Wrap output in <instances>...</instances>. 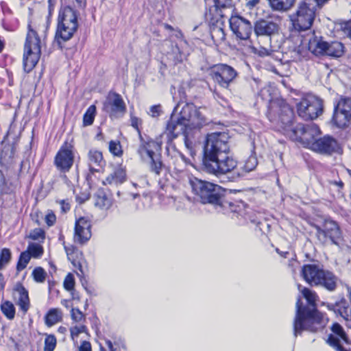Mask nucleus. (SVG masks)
Returning a JSON list of instances; mask_svg holds the SVG:
<instances>
[{"label":"nucleus","instance_id":"obj_33","mask_svg":"<svg viewBox=\"0 0 351 351\" xmlns=\"http://www.w3.org/2000/svg\"><path fill=\"white\" fill-rule=\"evenodd\" d=\"M96 106H90L83 116V125L84 127L91 125L93 123L96 115Z\"/></svg>","mask_w":351,"mask_h":351},{"label":"nucleus","instance_id":"obj_57","mask_svg":"<svg viewBox=\"0 0 351 351\" xmlns=\"http://www.w3.org/2000/svg\"><path fill=\"white\" fill-rule=\"evenodd\" d=\"M330 183L332 184H334V185H336V186H338L340 188H342L343 186V183L342 181L339 180V181H331Z\"/></svg>","mask_w":351,"mask_h":351},{"label":"nucleus","instance_id":"obj_7","mask_svg":"<svg viewBox=\"0 0 351 351\" xmlns=\"http://www.w3.org/2000/svg\"><path fill=\"white\" fill-rule=\"evenodd\" d=\"M228 135L225 132H213L208 134L204 145V160L220 157L229 152Z\"/></svg>","mask_w":351,"mask_h":351},{"label":"nucleus","instance_id":"obj_10","mask_svg":"<svg viewBox=\"0 0 351 351\" xmlns=\"http://www.w3.org/2000/svg\"><path fill=\"white\" fill-rule=\"evenodd\" d=\"M315 12L306 2H300L295 12L290 15L293 28L297 31L308 29L315 19Z\"/></svg>","mask_w":351,"mask_h":351},{"label":"nucleus","instance_id":"obj_4","mask_svg":"<svg viewBox=\"0 0 351 351\" xmlns=\"http://www.w3.org/2000/svg\"><path fill=\"white\" fill-rule=\"evenodd\" d=\"M40 54V39L37 32L28 24V32L24 45L23 69L29 73L38 63Z\"/></svg>","mask_w":351,"mask_h":351},{"label":"nucleus","instance_id":"obj_36","mask_svg":"<svg viewBox=\"0 0 351 351\" xmlns=\"http://www.w3.org/2000/svg\"><path fill=\"white\" fill-rule=\"evenodd\" d=\"M79 160L80 156L73 146L71 145L67 146V170L73 165V163H77Z\"/></svg>","mask_w":351,"mask_h":351},{"label":"nucleus","instance_id":"obj_13","mask_svg":"<svg viewBox=\"0 0 351 351\" xmlns=\"http://www.w3.org/2000/svg\"><path fill=\"white\" fill-rule=\"evenodd\" d=\"M103 111L112 119L123 117L126 112V106L122 97L116 93H109L103 103Z\"/></svg>","mask_w":351,"mask_h":351},{"label":"nucleus","instance_id":"obj_17","mask_svg":"<svg viewBox=\"0 0 351 351\" xmlns=\"http://www.w3.org/2000/svg\"><path fill=\"white\" fill-rule=\"evenodd\" d=\"M230 27L236 36L241 40H247L252 32L251 23L239 16H231Z\"/></svg>","mask_w":351,"mask_h":351},{"label":"nucleus","instance_id":"obj_35","mask_svg":"<svg viewBox=\"0 0 351 351\" xmlns=\"http://www.w3.org/2000/svg\"><path fill=\"white\" fill-rule=\"evenodd\" d=\"M1 310L8 319H12L15 316V307L10 301L3 302L1 304Z\"/></svg>","mask_w":351,"mask_h":351},{"label":"nucleus","instance_id":"obj_5","mask_svg":"<svg viewBox=\"0 0 351 351\" xmlns=\"http://www.w3.org/2000/svg\"><path fill=\"white\" fill-rule=\"evenodd\" d=\"M190 184L193 193L203 204L221 205V186L197 178L190 179Z\"/></svg>","mask_w":351,"mask_h":351},{"label":"nucleus","instance_id":"obj_27","mask_svg":"<svg viewBox=\"0 0 351 351\" xmlns=\"http://www.w3.org/2000/svg\"><path fill=\"white\" fill-rule=\"evenodd\" d=\"M62 317L63 313L60 309L57 308H50L45 315V324L48 327H51L60 322Z\"/></svg>","mask_w":351,"mask_h":351},{"label":"nucleus","instance_id":"obj_22","mask_svg":"<svg viewBox=\"0 0 351 351\" xmlns=\"http://www.w3.org/2000/svg\"><path fill=\"white\" fill-rule=\"evenodd\" d=\"M162 141L160 140H150L147 143H143L138 149V153L144 160L153 159L154 152L160 150Z\"/></svg>","mask_w":351,"mask_h":351},{"label":"nucleus","instance_id":"obj_21","mask_svg":"<svg viewBox=\"0 0 351 351\" xmlns=\"http://www.w3.org/2000/svg\"><path fill=\"white\" fill-rule=\"evenodd\" d=\"M332 334L328 339V343L337 351H347L342 346V343H348L347 335L343 327L338 323H335L331 327Z\"/></svg>","mask_w":351,"mask_h":351},{"label":"nucleus","instance_id":"obj_32","mask_svg":"<svg viewBox=\"0 0 351 351\" xmlns=\"http://www.w3.org/2000/svg\"><path fill=\"white\" fill-rule=\"evenodd\" d=\"M295 0H269L270 7L273 10L286 12L293 5Z\"/></svg>","mask_w":351,"mask_h":351},{"label":"nucleus","instance_id":"obj_20","mask_svg":"<svg viewBox=\"0 0 351 351\" xmlns=\"http://www.w3.org/2000/svg\"><path fill=\"white\" fill-rule=\"evenodd\" d=\"M254 29L257 36H263L271 38L279 34L280 25L272 21L260 19L254 23Z\"/></svg>","mask_w":351,"mask_h":351},{"label":"nucleus","instance_id":"obj_55","mask_svg":"<svg viewBox=\"0 0 351 351\" xmlns=\"http://www.w3.org/2000/svg\"><path fill=\"white\" fill-rule=\"evenodd\" d=\"M259 1L260 0H248L246 3V6L251 9L255 7Z\"/></svg>","mask_w":351,"mask_h":351},{"label":"nucleus","instance_id":"obj_58","mask_svg":"<svg viewBox=\"0 0 351 351\" xmlns=\"http://www.w3.org/2000/svg\"><path fill=\"white\" fill-rule=\"evenodd\" d=\"M78 7H84L86 5V0H75Z\"/></svg>","mask_w":351,"mask_h":351},{"label":"nucleus","instance_id":"obj_37","mask_svg":"<svg viewBox=\"0 0 351 351\" xmlns=\"http://www.w3.org/2000/svg\"><path fill=\"white\" fill-rule=\"evenodd\" d=\"M30 259V255L27 253V252H22L19 255L16 264V271L19 272L25 269Z\"/></svg>","mask_w":351,"mask_h":351},{"label":"nucleus","instance_id":"obj_49","mask_svg":"<svg viewBox=\"0 0 351 351\" xmlns=\"http://www.w3.org/2000/svg\"><path fill=\"white\" fill-rule=\"evenodd\" d=\"M151 162V169L152 171L156 173V174L160 173V171L162 168V163L161 162L155 158V156L153 157V159H149Z\"/></svg>","mask_w":351,"mask_h":351},{"label":"nucleus","instance_id":"obj_42","mask_svg":"<svg viewBox=\"0 0 351 351\" xmlns=\"http://www.w3.org/2000/svg\"><path fill=\"white\" fill-rule=\"evenodd\" d=\"M56 346V337L53 335H48L45 339L44 351H53Z\"/></svg>","mask_w":351,"mask_h":351},{"label":"nucleus","instance_id":"obj_15","mask_svg":"<svg viewBox=\"0 0 351 351\" xmlns=\"http://www.w3.org/2000/svg\"><path fill=\"white\" fill-rule=\"evenodd\" d=\"M332 120L339 128L348 125L351 120V99L341 98L335 108Z\"/></svg>","mask_w":351,"mask_h":351},{"label":"nucleus","instance_id":"obj_38","mask_svg":"<svg viewBox=\"0 0 351 351\" xmlns=\"http://www.w3.org/2000/svg\"><path fill=\"white\" fill-rule=\"evenodd\" d=\"M12 258V253L9 248H3L0 252V270L8 265Z\"/></svg>","mask_w":351,"mask_h":351},{"label":"nucleus","instance_id":"obj_24","mask_svg":"<svg viewBox=\"0 0 351 351\" xmlns=\"http://www.w3.org/2000/svg\"><path fill=\"white\" fill-rule=\"evenodd\" d=\"M14 291L18 294L17 304L20 309L26 313L29 308L28 291L21 282H17L14 287Z\"/></svg>","mask_w":351,"mask_h":351},{"label":"nucleus","instance_id":"obj_41","mask_svg":"<svg viewBox=\"0 0 351 351\" xmlns=\"http://www.w3.org/2000/svg\"><path fill=\"white\" fill-rule=\"evenodd\" d=\"M11 191L3 173L0 170V200L3 195L10 194Z\"/></svg>","mask_w":351,"mask_h":351},{"label":"nucleus","instance_id":"obj_28","mask_svg":"<svg viewBox=\"0 0 351 351\" xmlns=\"http://www.w3.org/2000/svg\"><path fill=\"white\" fill-rule=\"evenodd\" d=\"M125 178V171L122 167H118L106 178L104 183L118 185L124 182Z\"/></svg>","mask_w":351,"mask_h":351},{"label":"nucleus","instance_id":"obj_60","mask_svg":"<svg viewBox=\"0 0 351 351\" xmlns=\"http://www.w3.org/2000/svg\"><path fill=\"white\" fill-rule=\"evenodd\" d=\"M60 204H61V208H62V210L64 212H65L66 211V207H65L66 200L65 199L61 200Z\"/></svg>","mask_w":351,"mask_h":351},{"label":"nucleus","instance_id":"obj_45","mask_svg":"<svg viewBox=\"0 0 351 351\" xmlns=\"http://www.w3.org/2000/svg\"><path fill=\"white\" fill-rule=\"evenodd\" d=\"M87 335L85 336H79L77 338V343L74 341L75 344L80 343L79 351H92L90 343L86 340Z\"/></svg>","mask_w":351,"mask_h":351},{"label":"nucleus","instance_id":"obj_47","mask_svg":"<svg viewBox=\"0 0 351 351\" xmlns=\"http://www.w3.org/2000/svg\"><path fill=\"white\" fill-rule=\"evenodd\" d=\"M283 114H281L280 118L283 123H288L292 116V110L288 105H284L282 108Z\"/></svg>","mask_w":351,"mask_h":351},{"label":"nucleus","instance_id":"obj_19","mask_svg":"<svg viewBox=\"0 0 351 351\" xmlns=\"http://www.w3.org/2000/svg\"><path fill=\"white\" fill-rule=\"evenodd\" d=\"M91 223L85 217H80L75 221L73 239L75 243L84 244L91 237Z\"/></svg>","mask_w":351,"mask_h":351},{"label":"nucleus","instance_id":"obj_44","mask_svg":"<svg viewBox=\"0 0 351 351\" xmlns=\"http://www.w3.org/2000/svg\"><path fill=\"white\" fill-rule=\"evenodd\" d=\"M274 51H275V49H272L271 47L269 49H267V48H265L263 47H260L258 48H256L254 47H252V51L254 53L257 54L258 56H259L261 57H265V56H271V53Z\"/></svg>","mask_w":351,"mask_h":351},{"label":"nucleus","instance_id":"obj_29","mask_svg":"<svg viewBox=\"0 0 351 351\" xmlns=\"http://www.w3.org/2000/svg\"><path fill=\"white\" fill-rule=\"evenodd\" d=\"M69 16V23H67V40L70 39L78 27L77 16L76 12L67 7V17Z\"/></svg>","mask_w":351,"mask_h":351},{"label":"nucleus","instance_id":"obj_30","mask_svg":"<svg viewBox=\"0 0 351 351\" xmlns=\"http://www.w3.org/2000/svg\"><path fill=\"white\" fill-rule=\"evenodd\" d=\"M54 165L60 172H66V141L55 156Z\"/></svg>","mask_w":351,"mask_h":351},{"label":"nucleus","instance_id":"obj_18","mask_svg":"<svg viewBox=\"0 0 351 351\" xmlns=\"http://www.w3.org/2000/svg\"><path fill=\"white\" fill-rule=\"evenodd\" d=\"M313 152L322 154H332V153L339 152L341 148L337 141L328 136L317 138L311 148Z\"/></svg>","mask_w":351,"mask_h":351},{"label":"nucleus","instance_id":"obj_61","mask_svg":"<svg viewBox=\"0 0 351 351\" xmlns=\"http://www.w3.org/2000/svg\"><path fill=\"white\" fill-rule=\"evenodd\" d=\"M328 0H315V1L317 3L318 5H322L324 4L326 1Z\"/></svg>","mask_w":351,"mask_h":351},{"label":"nucleus","instance_id":"obj_11","mask_svg":"<svg viewBox=\"0 0 351 351\" xmlns=\"http://www.w3.org/2000/svg\"><path fill=\"white\" fill-rule=\"evenodd\" d=\"M204 169L206 172L219 176L226 174L234 170L237 166V161L230 156L223 154L220 157L204 160Z\"/></svg>","mask_w":351,"mask_h":351},{"label":"nucleus","instance_id":"obj_62","mask_svg":"<svg viewBox=\"0 0 351 351\" xmlns=\"http://www.w3.org/2000/svg\"><path fill=\"white\" fill-rule=\"evenodd\" d=\"M77 198L80 201V202H83L84 201L87 199L88 198V197L86 195H85L83 198H80V197H78Z\"/></svg>","mask_w":351,"mask_h":351},{"label":"nucleus","instance_id":"obj_39","mask_svg":"<svg viewBox=\"0 0 351 351\" xmlns=\"http://www.w3.org/2000/svg\"><path fill=\"white\" fill-rule=\"evenodd\" d=\"M109 152L114 156L121 157L123 151L119 141H110L108 146Z\"/></svg>","mask_w":351,"mask_h":351},{"label":"nucleus","instance_id":"obj_3","mask_svg":"<svg viewBox=\"0 0 351 351\" xmlns=\"http://www.w3.org/2000/svg\"><path fill=\"white\" fill-rule=\"evenodd\" d=\"M308 303L313 307V309L302 308L300 299L296 302V315L293 324L294 335L297 337L303 330L317 332L322 329L328 322V319L323 314L316 311L314 307L316 305L317 295L311 289L298 286Z\"/></svg>","mask_w":351,"mask_h":351},{"label":"nucleus","instance_id":"obj_56","mask_svg":"<svg viewBox=\"0 0 351 351\" xmlns=\"http://www.w3.org/2000/svg\"><path fill=\"white\" fill-rule=\"evenodd\" d=\"M106 346L108 347L109 351H115L112 343L110 340L105 341Z\"/></svg>","mask_w":351,"mask_h":351},{"label":"nucleus","instance_id":"obj_14","mask_svg":"<svg viewBox=\"0 0 351 351\" xmlns=\"http://www.w3.org/2000/svg\"><path fill=\"white\" fill-rule=\"evenodd\" d=\"M210 75L220 86L228 88L230 84L237 76V73L232 66L220 64L211 68Z\"/></svg>","mask_w":351,"mask_h":351},{"label":"nucleus","instance_id":"obj_8","mask_svg":"<svg viewBox=\"0 0 351 351\" xmlns=\"http://www.w3.org/2000/svg\"><path fill=\"white\" fill-rule=\"evenodd\" d=\"M320 134L321 131L317 125L314 123L306 125L298 123L292 130L291 138L304 147L311 149L313 144Z\"/></svg>","mask_w":351,"mask_h":351},{"label":"nucleus","instance_id":"obj_9","mask_svg":"<svg viewBox=\"0 0 351 351\" xmlns=\"http://www.w3.org/2000/svg\"><path fill=\"white\" fill-rule=\"evenodd\" d=\"M308 49L315 55H325L334 58L341 56L344 52V47L341 43H328L317 37L309 40Z\"/></svg>","mask_w":351,"mask_h":351},{"label":"nucleus","instance_id":"obj_25","mask_svg":"<svg viewBox=\"0 0 351 351\" xmlns=\"http://www.w3.org/2000/svg\"><path fill=\"white\" fill-rule=\"evenodd\" d=\"M89 169L91 172H98L104 165L102 153L96 149H90L88 154Z\"/></svg>","mask_w":351,"mask_h":351},{"label":"nucleus","instance_id":"obj_51","mask_svg":"<svg viewBox=\"0 0 351 351\" xmlns=\"http://www.w3.org/2000/svg\"><path fill=\"white\" fill-rule=\"evenodd\" d=\"M56 220V217L53 212L48 213L45 216V222L48 226H52Z\"/></svg>","mask_w":351,"mask_h":351},{"label":"nucleus","instance_id":"obj_1","mask_svg":"<svg viewBox=\"0 0 351 351\" xmlns=\"http://www.w3.org/2000/svg\"><path fill=\"white\" fill-rule=\"evenodd\" d=\"M205 112L204 108H197L193 104H184L179 117H176L175 114L171 115L167 125V135L174 138L183 134L185 145L189 148L191 144L189 139L190 130L199 129L208 123Z\"/></svg>","mask_w":351,"mask_h":351},{"label":"nucleus","instance_id":"obj_23","mask_svg":"<svg viewBox=\"0 0 351 351\" xmlns=\"http://www.w3.org/2000/svg\"><path fill=\"white\" fill-rule=\"evenodd\" d=\"M319 236L322 234L328 237L335 243V239L340 237L341 232L338 225L333 221L326 220L324 224V229H317Z\"/></svg>","mask_w":351,"mask_h":351},{"label":"nucleus","instance_id":"obj_63","mask_svg":"<svg viewBox=\"0 0 351 351\" xmlns=\"http://www.w3.org/2000/svg\"><path fill=\"white\" fill-rule=\"evenodd\" d=\"M164 27L166 29H168V30H172L173 29V27L169 25V24H165L164 25Z\"/></svg>","mask_w":351,"mask_h":351},{"label":"nucleus","instance_id":"obj_54","mask_svg":"<svg viewBox=\"0 0 351 351\" xmlns=\"http://www.w3.org/2000/svg\"><path fill=\"white\" fill-rule=\"evenodd\" d=\"M213 32L216 34H218L219 36V40H223L225 39V34L221 28H217L213 31Z\"/></svg>","mask_w":351,"mask_h":351},{"label":"nucleus","instance_id":"obj_59","mask_svg":"<svg viewBox=\"0 0 351 351\" xmlns=\"http://www.w3.org/2000/svg\"><path fill=\"white\" fill-rule=\"evenodd\" d=\"M4 288V280L2 274H0V291Z\"/></svg>","mask_w":351,"mask_h":351},{"label":"nucleus","instance_id":"obj_64","mask_svg":"<svg viewBox=\"0 0 351 351\" xmlns=\"http://www.w3.org/2000/svg\"><path fill=\"white\" fill-rule=\"evenodd\" d=\"M66 330V328L64 327H62V326H60L58 329V330L61 332H63L64 330Z\"/></svg>","mask_w":351,"mask_h":351},{"label":"nucleus","instance_id":"obj_53","mask_svg":"<svg viewBox=\"0 0 351 351\" xmlns=\"http://www.w3.org/2000/svg\"><path fill=\"white\" fill-rule=\"evenodd\" d=\"M215 5L217 8H228L231 7V0H215Z\"/></svg>","mask_w":351,"mask_h":351},{"label":"nucleus","instance_id":"obj_16","mask_svg":"<svg viewBox=\"0 0 351 351\" xmlns=\"http://www.w3.org/2000/svg\"><path fill=\"white\" fill-rule=\"evenodd\" d=\"M66 6L62 5L58 16L56 30L52 43L53 49L62 50L66 44Z\"/></svg>","mask_w":351,"mask_h":351},{"label":"nucleus","instance_id":"obj_50","mask_svg":"<svg viewBox=\"0 0 351 351\" xmlns=\"http://www.w3.org/2000/svg\"><path fill=\"white\" fill-rule=\"evenodd\" d=\"M341 29L345 35L351 38V21L342 23Z\"/></svg>","mask_w":351,"mask_h":351},{"label":"nucleus","instance_id":"obj_12","mask_svg":"<svg viewBox=\"0 0 351 351\" xmlns=\"http://www.w3.org/2000/svg\"><path fill=\"white\" fill-rule=\"evenodd\" d=\"M322 101L315 96H308L298 104V113L305 120L315 119L322 113Z\"/></svg>","mask_w":351,"mask_h":351},{"label":"nucleus","instance_id":"obj_52","mask_svg":"<svg viewBox=\"0 0 351 351\" xmlns=\"http://www.w3.org/2000/svg\"><path fill=\"white\" fill-rule=\"evenodd\" d=\"M160 112H161L160 106L156 105V106H153L150 108L149 114L152 117H157L160 115Z\"/></svg>","mask_w":351,"mask_h":351},{"label":"nucleus","instance_id":"obj_40","mask_svg":"<svg viewBox=\"0 0 351 351\" xmlns=\"http://www.w3.org/2000/svg\"><path fill=\"white\" fill-rule=\"evenodd\" d=\"M32 275L36 282L42 283L45 280L47 273L43 267H36L34 269Z\"/></svg>","mask_w":351,"mask_h":351},{"label":"nucleus","instance_id":"obj_2","mask_svg":"<svg viewBox=\"0 0 351 351\" xmlns=\"http://www.w3.org/2000/svg\"><path fill=\"white\" fill-rule=\"evenodd\" d=\"M70 250L71 249L67 247V256H71L68 257L71 265V266L69 265V267L72 268L73 272L67 274V291H69L72 296L71 317L73 322L76 323L75 326L71 327L70 332L72 340L77 343L79 336H85L87 335L86 327L84 325L85 316L79 309L78 303L80 302V298L74 290L75 275L80 278L83 274L80 262L82 254L81 252L73 246V254L69 253Z\"/></svg>","mask_w":351,"mask_h":351},{"label":"nucleus","instance_id":"obj_34","mask_svg":"<svg viewBox=\"0 0 351 351\" xmlns=\"http://www.w3.org/2000/svg\"><path fill=\"white\" fill-rule=\"evenodd\" d=\"M30 255L31 258H40L43 254V247L40 244L36 243H29L25 250Z\"/></svg>","mask_w":351,"mask_h":351},{"label":"nucleus","instance_id":"obj_46","mask_svg":"<svg viewBox=\"0 0 351 351\" xmlns=\"http://www.w3.org/2000/svg\"><path fill=\"white\" fill-rule=\"evenodd\" d=\"M29 237L34 241H43L45 239V232L42 228H34L30 232Z\"/></svg>","mask_w":351,"mask_h":351},{"label":"nucleus","instance_id":"obj_6","mask_svg":"<svg viewBox=\"0 0 351 351\" xmlns=\"http://www.w3.org/2000/svg\"><path fill=\"white\" fill-rule=\"evenodd\" d=\"M302 276L304 280L311 285H321L330 291L337 286V278L329 271L320 269L315 265H306L302 267Z\"/></svg>","mask_w":351,"mask_h":351},{"label":"nucleus","instance_id":"obj_26","mask_svg":"<svg viewBox=\"0 0 351 351\" xmlns=\"http://www.w3.org/2000/svg\"><path fill=\"white\" fill-rule=\"evenodd\" d=\"M349 296L351 299V287H348ZM332 310L335 313L339 314L346 321H351V304L345 300H341L333 307Z\"/></svg>","mask_w":351,"mask_h":351},{"label":"nucleus","instance_id":"obj_43","mask_svg":"<svg viewBox=\"0 0 351 351\" xmlns=\"http://www.w3.org/2000/svg\"><path fill=\"white\" fill-rule=\"evenodd\" d=\"M13 152L12 149L10 150V148L7 149L5 147L0 152V163L2 166L5 165L9 162V160H11L12 157Z\"/></svg>","mask_w":351,"mask_h":351},{"label":"nucleus","instance_id":"obj_31","mask_svg":"<svg viewBox=\"0 0 351 351\" xmlns=\"http://www.w3.org/2000/svg\"><path fill=\"white\" fill-rule=\"evenodd\" d=\"M112 204V199L104 191H98L95 199V206L101 210H108Z\"/></svg>","mask_w":351,"mask_h":351},{"label":"nucleus","instance_id":"obj_48","mask_svg":"<svg viewBox=\"0 0 351 351\" xmlns=\"http://www.w3.org/2000/svg\"><path fill=\"white\" fill-rule=\"evenodd\" d=\"M257 164V159L254 156H250L246 160L243 166V170L245 172H250L256 168Z\"/></svg>","mask_w":351,"mask_h":351}]
</instances>
